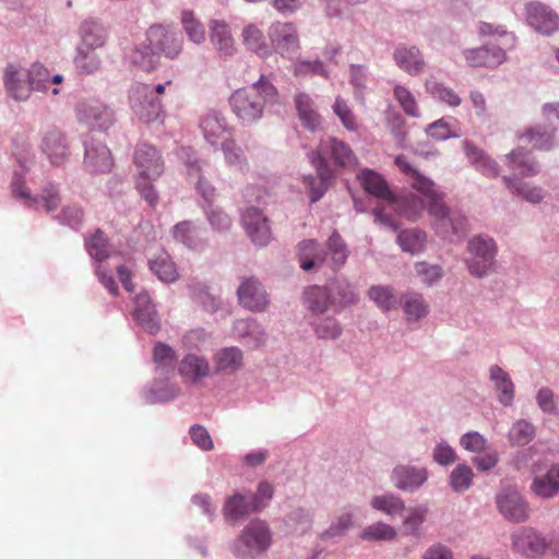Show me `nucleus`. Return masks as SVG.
I'll list each match as a JSON object with an SVG mask.
<instances>
[{
    "label": "nucleus",
    "mask_w": 559,
    "mask_h": 559,
    "mask_svg": "<svg viewBox=\"0 0 559 559\" xmlns=\"http://www.w3.org/2000/svg\"><path fill=\"white\" fill-rule=\"evenodd\" d=\"M395 165L407 177L411 187L425 197L428 213L435 219L436 231L443 238L453 240L465 234L466 219L459 213H451L442 202L443 193L440 192L433 181L420 174L404 155L395 157Z\"/></svg>",
    "instance_id": "1"
},
{
    "label": "nucleus",
    "mask_w": 559,
    "mask_h": 559,
    "mask_svg": "<svg viewBox=\"0 0 559 559\" xmlns=\"http://www.w3.org/2000/svg\"><path fill=\"white\" fill-rule=\"evenodd\" d=\"M358 180L369 194L374 195L377 199L385 203L384 209L374 210V215L381 224L389 226L392 229H396V224L386 211H393L400 216L409 221H415L420 217L425 210L424 201L414 194L395 198L389 189L386 181L381 175L373 170H362L358 175Z\"/></svg>",
    "instance_id": "2"
},
{
    "label": "nucleus",
    "mask_w": 559,
    "mask_h": 559,
    "mask_svg": "<svg viewBox=\"0 0 559 559\" xmlns=\"http://www.w3.org/2000/svg\"><path fill=\"white\" fill-rule=\"evenodd\" d=\"M182 49V41L177 34L163 25H152L146 32L145 40L132 52V62L145 71L155 69L159 55L176 58Z\"/></svg>",
    "instance_id": "3"
},
{
    "label": "nucleus",
    "mask_w": 559,
    "mask_h": 559,
    "mask_svg": "<svg viewBox=\"0 0 559 559\" xmlns=\"http://www.w3.org/2000/svg\"><path fill=\"white\" fill-rule=\"evenodd\" d=\"M277 100L276 87L264 76L252 85L235 91L229 97L231 111L245 123H252L263 116L267 103Z\"/></svg>",
    "instance_id": "4"
},
{
    "label": "nucleus",
    "mask_w": 559,
    "mask_h": 559,
    "mask_svg": "<svg viewBox=\"0 0 559 559\" xmlns=\"http://www.w3.org/2000/svg\"><path fill=\"white\" fill-rule=\"evenodd\" d=\"M135 166V188L141 197L151 205L158 202V193L154 187L164 173V159L157 148L147 143L136 146L133 155Z\"/></svg>",
    "instance_id": "5"
},
{
    "label": "nucleus",
    "mask_w": 559,
    "mask_h": 559,
    "mask_svg": "<svg viewBox=\"0 0 559 559\" xmlns=\"http://www.w3.org/2000/svg\"><path fill=\"white\" fill-rule=\"evenodd\" d=\"M328 154L340 166L346 165L349 157V151L345 142L335 138H329L321 142L318 154L311 157V163L316 166L318 175L306 177L304 180L305 186L309 189L311 202L318 201L324 194L332 178V173L325 162Z\"/></svg>",
    "instance_id": "6"
},
{
    "label": "nucleus",
    "mask_w": 559,
    "mask_h": 559,
    "mask_svg": "<svg viewBox=\"0 0 559 559\" xmlns=\"http://www.w3.org/2000/svg\"><path fill=\"white\" fill-rule=\"evenodd\" d=\"M88 254L95 260V273L100 283L110 294L117 295L118 286L112 277V270L108 266V259L111 257L108 238L100 229H97L85 240Z\"/></svg>",
    "instance_id": "7"
},
{
    "label": "nucleus",
    "mask_w": 559,
    "mask_h": 559,
    "mask_svg": "<svg viewBox=\"0 0 559 559\" xmlns=\"http://www.w3.org/2000/svg\"><path fill=\"white\" fill-rule=\"evenodd\" d=\"M271 545V533L265 522L252 520L235 542V555L241 558L264 552Z\"/></svg>",
    "instance_id": "8"
},
{
    "label": "nucleus",
    "mask_w": 559,
    "mask_h": 559,
    "mask_svg": "<svg viewBox=\"0 0 559 559\" xmlns=\"http://www.w3.org/2000/svg\"><path fill=\"white\" fill-rule=\"evenodd\" d=\"M39 147L55 166L63 165L71 153L67 134L56 126H49L41 132Z\"/></svg>",
    "instance_id": "9"
},
{
    "label": "nucleus",
    "mask_w": 559,
    "mask_h": 559,
    "mask_svg": "<svg viewBox=\"0 0 559 559\" xmlns=\"http://www.w3.org/2000/svg\"><path fill=\"white\" fill-rule=\"evenodd\" d=\"M3 84L8 95L15 100H26L31 96L32 85L28 69L17 63H9L5 67Z\"/></svg>",
    "instance_id": "10"
},
{
    "label": "nucleus",
    "mask_w": 559,
    "mask_h": 559,
    "mask_svg": "<svg viewBox=\"0 0 559 559\" xmlns=\"http://www.w3.org/2000/svg\"><path fill=\"white\" fill-rule=\"evenodd\" d=\"M468 251L474 255L468 260V270L476 277L484 276L492 264L495 243L491 239L475 237L468 242Z\"/></svg>",
    "instance_id": "11"
},
{
    "label": "nucleus",
    "mask_w": 559,
    "mask_h": 559,
    "mask_svg": "<svg viewBox=\"0 0 559 559\" xmlns=\"http://www.w3.org/2000/svg\"><path fill=\"white\" fill-rule=\"evenodd\" d=\"M269 38L274 50L282 56H288L299 49V37L293 23L274 22L269 28Z\"/></svg>",
    "instance_id": "12"
},
{
    "label": "nucleus",
    "mask_w": 559,
    "mask_h": 559,
    "mask_svg": "<svg viewBox=\"0 0 559 559\" xmlns=\"http://www.w3.org/2000/svg\"><path fill=\"white\" fill-rule=\"evenodd\" d=\"M526 21L544 35H550L559 29V15L540 2H531L526 5Z\"/></svg>",
    "instance_id": "13"
},
{
    "label": "nucleus",
    "mask_w": 559,
    "mask_h": 559,
    "mask_svg": "<svg viewBox=\"0 0 559 559\" xmlns=\"http://www.w3.org/2000/svg\"><path fill=\"white\" fill-rule=\"evenodd\" d=\"M242 225L250 239L258 246H265L271 239L269 221L257 207L248 209L242 215Z\"/></svg>",
    "instance_id": "14"
},
{
    "label": "nucleus",
    "mask_w": 559,
    "mask_h": 559,
    "mask_svg": "<svg viewBox=\"0 0 559 559\" xmlns=\"http://www.w3.org/2000/svg\"><path fill=\"white\" fill-rule=\"evenodd\" d=\"M79 120L102 130L108 129L114 122V111L98 103H81L76 108Z\"/></svg>",
    "instance_id": "15"
},
{
    "label": "nucleus",
    "mask_w": 559,
    "mask_h": 559,
    "mask_svg": "<svg viewBox=\"0 0 559 559\" xmlns=\"http://www.w3.org/2000/svg\"><path fill=\"white\" fill-rule=\"evenodd\" d=\"M497 506L509 521L523 522L528 518L527 503L516 490H507L498 495Z\"/></svg>",
    "instance_id": "16"
},
{
    "label": "nucleus",
    "mask_w": 559,
    "mask_h": 559,
    "mask_svg": "<svg viewBox=\"0 0 559 559\" xmlns=\"http://www.w3.org/2000/svg\"><path fill=\"white\" fill-rule=\"evenodd\" d=\"M210 372V362L202 355L188 353L178 362V373L186 383L195 384L206 378Z\"/></svg>",
    "instance_id": "17"
},
{
    "label": "nucleus",
    "mask_w": 559,
    "mask_h": 559,
    "mask_svg": "<svg viewBox=\"0 0 559 559\" xmlns=\"http://www.w3.org/2000/svg\"><path fill=\"white\" fill-rule=\"evenodd\" d=\"M240 305L251 311H262L269 304L267 295L260 282L253 277L246 278L237 290Z\"/></svg>",
    "instance_id": "18"
},
{
    "label": "nucleus",
    "mask_w": 559,
    "mask_h": 559,
    "mask_svg": "<svg viewBox=\"0 0 559 559\" xmlns=\"http://www.w3.org/2000/svg\"><path fill=\"white\" fill-rule=\"evenodd\" d=\"M540 466H533L534 479L531 485L532 491L544 499L552 498L559 493V463L552 465L544 475H539Z\"/></svg>",
    "instance_id": "19"
},
{
    "label": "nucleus",
    "mask_w": 559,
    "mask_h": 559,
    "mask_svg": "<svg viewBox=\"0 0 559 559\" xmlns=\"http://www.w3.org/2000/svg\"><path fill=\"white\" fill-rule=\"evenodd\" d=\"M513 547L526 557H537L544 554L547 543L534 530L523 527L512 535Z\"/></svg>",
    "instance_id": "20"
},
{
    "label": "nucleus",
    "mask_w": 559,
    "mask_h": 559,
    "mask_svg": "<svg viewBox=\"0 0 559 559\" xmlns=\"http://www.w3.org/2000/svg\"><path fill=\"white\" fill-rule=\"evenodd\" d=\"M213 362L216 372L234 374L243 366V353L237 346L224 347L213 355Z\"/></svg>",
    "instance_id": "21"
},
{
    "label": "nucleus",
    "mask_w": 559,
    "mask_h": 559,
    "mask_svg": "<svg viewBox=\"0 0 559 559\" xmlns=\"http://www.w3.org/2000/svg\"><path fill=\"white\" fill-rule=\"evenodd\" d=\"M210 31V40L221 57H229L236 51L229 26L224 21H212Z\"/></svg>",
    "instance_id": "22"
},
{
    "label": "nucleus",
    "mask_w": 559,
    "mask_h": 559,
    "mask_svg": "<svg viewBox=\"0 0 559 559\" xmlns=\"http://www.w3.org/2000/svg\"><path fill=\"white\" fill-rule=\"evenodd\" d=\"M465 59L471 67L492 68L504 61L506 52L498 47H480L466 50Z\"/></svg>",
    "instance_id": "23"
},
{
    "label": "nucleus",
    "mask_w": 559,
    "mask_h": 559,
    "mask_svg": "<svg viewBox=\"0 0 559 559\" xmlns=\"http://www.w3.org/2000/svg\"><path fill=\"white\" fill-rule=\"evenodd\" d=\"M13 193L29 200L33 204L37 205L39 202H43L44 207L47 212H55L61 203V198L59 195L58 190L55 186L48 185L44 188L39 198H31L29 191L24 187L23 183L19 181H14L12 183Z\"/></svg>",
    "instance_id": "24"
},
{
    "label": "nucleus",
    "mask_w": 559,
    "mask_h": 559,
    "mask_svg": "<svg viewBox=\"0 0 559 559\" xmlns=\"http://www.w3.org/2000/svg\"><path fill=\"white\" fill-rule=\"evenodd\" d=\"M463 147L466 157L478 171L489 178L498 177L499 169L497 163L483 150L469 141H465Z\"/></svg>",
    "instance_id": "25"
},
{
    "label": "nucleus",
    "mask_w": 559,
    "mask_h": 559,
    "mask_svg": "<svg viewBox=\"0 0 559 559\" xmlns=\"http://www.w3.org/2000/svg\"><path fill=\"white\" fill-rule=\"evenodd\" d=\"M84 164L92 173H107L111 170L114 160L109 148L99 143L86 147Z\"/></svg>",
    "instance_id": "26"
},
{
    "label": "nucleus",
    "mask_w": 559,
    "mask_h": 559,
    "mask_svg": "<svg viewBox=\"0 0 559 559\" xmlns=\"http://www.w3.org/2000/svg\"><path fill=\"white\" fill-rule=\"evenodd\" d=\"M200 127L205 140L212 145H215L226 133H230L225 117L217 112L206 114L202 118Z\"/></svg>",
    "instance_id": "27"
},
{
    "label": "nucleus",
    "mask_w": 559,
    "mask_h": 559,
    "mask_svg": "<svg viewBox=\"0 0 559 559\" xmlns=\"http://www.w3.org/2000/svg\"><path fill=\"white\" fill-rule=\"evenodd\" d=\"M393 478L397 488L413 491L426 481L427 472L425 468L399 466L393 472Z\"/></svg>",
    "instance_id": "28"
},
{
    "label": "nucleus",
    "mask_w": 559,
    "mask_h": 559,
    "mask_svg": "<svg viewBox=\"0 0 559 559\" xmlns=\"http://www.w3.org/2000/svg\"><path fill=\"white\" fill-rule=\"evenodd\" d=\"M508 165L513 171V176L528 177L538 173L537 163L528 155L523 146L512 151L508 157Z\"/></svg>",
    "instance_id": "29"
},
{
    "label": "nucleus",
    "mask_w": 559,
    "mask_h": 559,
    "mask_svg": "<svg viewBox=\"0 0 559 559\" xmlns=\"http://www.w3.org/2000/svg\"><path fill=\"white\" fill-rule=\"evenodd\" d=\"M396 64L411 75L418 74L425 67L420 51L416 47H400L394 52Z\"/></svg>",
    "instance_id": "30"
},
{
    "label": "nucleus",
    "mask_w": 559,
    "mask_h": 559,
    "mask_svg": "<svg viewBox=\"0 0 559 559\" xmlns=\"http://www.w3.org/2000/svg\"><path fill=\"white\" fill-rule=\"evenodd\" d=\"M138 93L144 96V100L134 103L132 107L140 120L144 122H153L160 119L164 116L160 99L148 95L146 92L140 91V88H138Z\"/></svg>",
    "instance_id": "31"
},
{
    "label": "nucleus",
    "mask_w": 559,
    "mask_h": 559,
    "mask_svg": "<svg viewBox=\"0 0 559 559\" xmlns=\"http://www.w3.org/2000/svg\"><path fill=\"white\" fill-rule=\"evenodd\" d=\"M82 43L79 47L96 50L105 45L106 28L95 21H84L81 25Z\"/></svg>",
    "instance_id": "32"
},
{
    "label": "nucleus",
    "mask_w": 559,
    "mask_h": 559,
    "mask_svg": "<svg viewBox=\"0 0 559 559\" xmlns=\"http://www.w3.org/2000/svg\"><path fill=\"white\" fill-rule=\"evenodd\" d=\"M490 380L495 383L497 391L500 392L499 401L508 406L514 397V385L509 374L499 366H492L489 370Z\"/></svg>",
    "instance_id": "33"
},
{
    "label": "nucleus",
    "mask_w": 559,
    "mask_h": 559,
    "mask_svg": "<svg viewBox=\"0 0 559 559\" xmlns=\"http://www.w3.org/2000/svg\"><path fill=\"white\" fill-rule=\"evenodd\" d=\"M242 43L249 50L262 57L270 55V48L263 32L254 24H249L242 29Z\"/></svg>",
    "instance_id": "34"
},
{
    "label": "nucleus",
    "mask_w": 559,
    "mask_h": 559,
    "mask_svg": "<svg viewBox=\"0 0 559 559\" xmlns=\"http://www.w3.org/2000/svg\"><path fill=\"white\" fill-rule=\"evenodd\" d=\"M298 116L304 126L311 131L317 130L321 124L318 112L313 109L312 99L306 94H298L295 98Z\"/></svg>",
    "instance_id": "35"
},
{
    "label": "nucleus",
    "mask_w": 559,
    "mask_h": 559,
    "mask_svg": "<svg viewBox=\"0 0 559 559\" xmlns=\"http://www.w3.org/2000/svg\"><path fill=\"white\" fill-rule=\"evenodd\" d=\"M368 296L382 311L385 312L396 309L400 304L393 288L389 286H371L368 292Z\"/></svg>",
    "instance_id": "36"
},
{
    "label": "nucleus",
    "mask_w": 559,
    "mask_h": 559,
    "mask_svg": "<svg viewBox=\"0 0 559 559\" xmlns=\"http://www.w3.org/2000/svg\"><path fill=\"white\" fill-rule=\"evenodd\" d=\"M305 304L312 312H323L332 304L331 296L325 287L311 286L305 290Z\"/></svg>",
    "instance_id": "37"
},
{
    "label": "nucleus",
    "mask_w": 559,
    "mask_h": 559,
    "mask_svg": "<svg viewBox=\"0 0 559 559\" xmlns=\"http://www.w3.org/2000/svg\"><path fill=\"white\" fill-rule=\"evenodd\" d=\"M187 167L190 179H197L195 187L199 193L207 203H212L215 197V188L200 175L202 170L201 162L198 159L188 162Z\"/></svg>",
    "instance_id": "38"
},
{
    "label": "nucleus",
    "mask_w": 559,
    "mask_h": 559,
    "mask_svg": "<svg viewBox=\"0 0 559 559\" xmlns=\"http://www.w3.org/2000/svg\"><path fill=\"white\" fill-rule=\"evenodd\" d=\"M403 309L409 321H417L428 313V305L417 293H407L403 296Z\"/></svg>",
    "instance_id": "39"
},
{
    "label": "nucleus",
    "mask_w": 559,
    "mask_h": 559,
    "mask_svg": "<svg viewBox=\"0 0 559 559\" xmlns=\"http://www.w3.org/2000/svg\"><path fill=\"white\" fill-rule=\"evenodd\" d=\"M300 266L305 271H309L324 263L325 259L318 251V243L313 240L302 241L299 245Z\"/></svg>",
    "instance_id": "40"
},
{
    "label": "nucleus",
    "mask_w": 559,
    "mask_h": 559,
    "mask_svg": "<svg viewBox=\"0 0 559 559\" xmlns=\"http://www.w3.org/2000/svg\"><path fill=\"white\" fill-rule=\"evenodd\" d=\"M151 271L165 283H173L178 277V271L175 263L166 254L156 258L150 262Z\"/></svg>",
    "instance_id": "41"
},
{
    "label": "nucleus",
    "mask_w": 559,
    "mask_h": 559,
    "mask_svg": "<svg viewBox=\"0 0 559 559\" xmlns=\"http://www.w3.org/2000/svg\"><path fill=\"white\" fill-rule=\"evenodd\" d=\"M177 356L175 350L167 344L158 342L153 348V361L162 372H169L175 369Z\"/></svg>",
    "instance_id": "42"
},
{
    "label": "nucleus",
    "mask_w": 559,
    "mask_h": 559,
    "mask_svg": "<svg viewBox=\"0 0 559 559\" xmlns=\"http://www.w3.org/2000/svg\"><path fill=\"white\" fill-rule=\"evenodd\" d=\"M397 241L403 251L414 254L423 251L426 235L418 229H407L399 234Z\"/></svg>",
    "instance_id": "43"
},
{
    "label": "nucleus",
    "mask_w": 559,
    "mask_h": 559,
    "mask_svg": "<svg viewBox=\"0 0 559 559\" xmlns=\"http://www.w3.org/2000/svg\"><path fill=\"white\" fill-rule=\"evenodd\" d=\"M324 262L330 263L334 269L345 264L347 259L346 246L337 234H333L329 239V252L322 255Z\"/></svg>",
    "instance_id": "44"
},
{
    "label": "nucleus",
    "mask_w": 559,
    "mask_h": 559,
    "mask_svg": "<svg viewBox=\"0 0 559 559\" xmlns=\"http://www.w3.org/2000/svg\"><path fill=\"white\" fill-rule=\"evenodd\" d=\"M74 64L80 72L92 74L100 68V59L95 50L78 47Z\"/></svg>",
    "instance_id": "45"
},
{
    "label": "nucleus",
    "mask_w": 559,
    "mask_h": 559,
    "mask_svg": "<svg viewBox=\"0 0 559 559\" xmlns=\"http://www.w3.org/2000/svg\"><path fill=\"white\" fill-rule=\"evenodd\" d=\"M250 508L246 498L240 493H235L226 500L224 506V515L227 520L237 521L249 514Z\"/></svg>",
    "instance_id": "46"
},
{
    "label": "nucleus",
    "mask_w": 559,
    "mask_h": 559,
    "mask_svg": "<svg viewBox=\"0 0 559 559\" xmlns=\"http://www.w3.org/2000/svg\"><path fill=\"white\" fill-rule=\"evenodd\" d=\"M370 503L373 509L388 515L399 514L405 508L403 500L391 493L376 496L371 499Z\"/></svg>",
    "instance_id": "47"
},
{
    "label": "nucleus",
    "mask_w": 559,
    "mask_h": 559,
    "mask_svg": "<svg viewBox=\"0 0 559 559\" xmlns=\"http://www.w3.org/2000/svg\"><path fill=\"white\" fill-rule=\"evenodd\" d=\"M552 139V131H540L539 128H535L520 135L519 141L521 144H531L533 148L548 150L551 146Z\"/></svg>",
    "instance_id": "48"
},
{
    "label": "nucleus",
    "mask_w": 559,
    "mask_h": 559,
    "mask_svg": "<svg viewBox=\"0 0 559 559\" xmlns=\"http://www.w3.org/2000/svg\"><path fill=\"white\" fill-rule=\"evenodd\" d=\"M222 150L227 164L237 167L239 170L248 169V162L242 148L235 140H226L222 143Z\"/></svg>",
    "instance_id": "49"
},
{
    "label": "nucleus",
    "mask_w": 559,
    "mask_h": 559,
    "mask_svg": "<svg viewBox=\"0 0 559 559\" xmlns=\"http://www.w3.org/2000/svg\"><path fill=\"white\" fill-rule=\"evenodd\" d=\"M181 23L189 39L195 44H201L205 39V31L202 23L191 11H183Z\"/></svg>",
    "instance_id": "50"
},
{
    "label": "nucleus",
    "mask_w": 559,
    "mask_h": 559,
    "mask_svg": "<svg viewBox=\"0 0 559 559\" xmlns=\"http://www.w3.org/2000/svg\"><path fill=\"white\" fill-rule=\"evenodd\" d=\"M426 88L432 96L452 107H456L461 104V98L453 90L432 79L426 81Z\"/></svg>",
    "instance_id": "51"
},
{
    "label": "nucleus",
    "mask_w": 559,
    "mask_h": 559,
    "mask_svg": "<svg viewBox=\"0 0 559 559\" xmlns=\"http://www.w3.org/2000/svg\"><path fill=\"white\" fill-rule=\"evenodd\" d=\"M535 436V429L526 420L516 421L509 431V440L514 445H525Z\"/></svg>",
    "instance_id": "52"
},
{
    "label": "nucleus",
    "mask_w": 559,
    "mask_h": 559,
    "mask_svg": "<svg viewBox=\"0 0 559 559\" xmlns=\"http://www.w3.org/2000/svg\"><path fill=\"white\" fill-rule=\"evenodd\" d=\"M473 477L472 468L465 464H460L450 475V485L454 491H465L471 487Z\"/></svg>",
    "instance_id": "53"
},
{
    "label": "nucleus",
    "mask_w": 559,
    "mask_h": 559,
    "mask_svg": "<svg viewBox=\"0 0 559 559\" xmlns=\"http://www.w3.org/2000/svg\"><path fill=\"white\" fill-rule=\"evenodd\" d=\"M360 536L365 540H392L396 532L391 525L378 522L367 526Z\"/></svg>",
    "instance_id": "54"
},
{
    "label": "nucleus",
    "mask_w": 559,
    "mask_h": 559,
    "mask_svg": "<svg viewBox=\"0 0 559 559\" xmlns=\"http://www.w3.org/2000/svg\"><path fill=\"white\" fill-rule=\"evenodd\" d=\"M32 91L45 92L50 86V73L43 64L35 62L28 69Z\"/></svg>",
    "instance_id": "55"
},
{
    "label": "nucleus",
    "mask_w": 559,
    "mask_h": 559,
    "mask_svg": "<svg viewBox=\"0 0 559 559\" xmlns=\"http://www.w3.org/2000/svg\"><path fill=\"white\" fill-rule=\"evenodd\" d=\"M503 180L507 183V187L512 190L513 193L522 197L528 202L538 203L544 198L543 190L538 187H531L526 183L516 186L509 177H503Z\"/></svg>",
    "instance_id": "56"
},
{
    "label": "nucleus",
    "mask_w": 559,
    "mask_h": 559,
    "mask_svg": "<svg viewBox=\"0 0 559 559\" xmlns=\"http://www.w3.org/2000/svg\"><path fill=\"white\" fill-rule=\"evenodd\" d=\"M394 97L403 108L406 115L411 117H419V108L414 95L404 86L396 85L394 87Z\"/></svg>",
    "instance_id": "57"
},
{
    "label": "nucleus",
    "mask_w": 559,
    "mask_h": 559,
    "mask_svg": "<svg viewBox=\"0 0 559 559\" xmlns=\"http://www.w3.org/2000/svg\"><path fill=\"white\" fill-rule=\"evenodd\" d=\"M477 29L481 36H489L495 38L507 37L511 41L510 47H513L515 44L514 34L508 32L506 26L501 24L480 22L477 26Z\"/></svg>",
    "instance_id": "58"
},
{
    "label": "nucleus",
    "mask_w": 559,
    "mask_h": 559,
    "mask_svg": "<svg viewBox=\"0 0 559 559\" xmlns=\"http://www.w3.org/2000/svg\"><path fill=\"white\" fill-rule=\"evenodd\" d=\"M428 513L426 507H416L408 510V514L405 518L403 524L408 534H416L420 525L425 522Z\"/></svg>",
    "instance_id": "59"
},
{
    "label": "nucleus",
    "mask_w": 559,
    "mask_h": 559,
    "mask_svg": "<svg viewBox=\"0 0 559 559\" xmlns=\"http://www.w3.org/2000/svg\"><path fill=\"white\" fill-rule=\"evenodd\" d=\"M415 269L421 282L427 285L435 284L443 275L442 269L439 265H431L426 262L417 263Z\"/></svg>",
    "instance_id": "60"
},
{
    "label": "nucleus",
    "mask_w": 559,
    "mask_h": 559,
    "mask_svg": "<svg viewBox=\"0 0 559 559\" xmlns=\"http://www.w3.org/2000/svg\"><path fill=\"white\" fill-rule=\"evenodd\" d=\"M192 442L203 451H210L214 444L209 431L201 425H193L189 430Z\"/></svg>",
    "instance_id": "61"
},
{
    "label": "nucleus",
    "mask_w": 559,
    "mask_h": 559,
    "mask_svg": "<svg viewBox=\"0 0 559 559\" xmlns=\"http://www.w3.org/2000/svg\"><path fill=\"white\" fill-rule=\"evenodd\" d=\"M316 332L321 338H336L341 334V326L333 318H325L316 325Z\"/></svg>",
    "instance_id": "62"
},
{
    "label": "nucleus",
    "mask_w": 559,
    "mask_h": 559,
    "mask_svg": "<svg viewBox=\"0 0 559 559\" xmlns=\"http://www.w3.org/2000/svg\"><path fill=\"white\" fill-rule=\"evenodd\" d=\"M273 497V487L271 484L266 481H262L259 487L258 491L253 498L252 501V511L258 512L262 510L266 503L272 499Z\"/></svg>",
    "instance_id": "63"
},
{
    "label": "nucleus",
    "mask_w": 559,
    "mask_h": 559,
    "mask_svg": "<svg viewBox=\"0 0 559 559\" xmlns=\"http://www.w3.org/2000/svg\"><path fill=\"white\" fill-rule=\"evenodd\" d=\"M433 460L441 465H450L455 462V451L445 442H440L433 450Z\"/></svg>",
    "instance_id": "64"
}]
</instances>
